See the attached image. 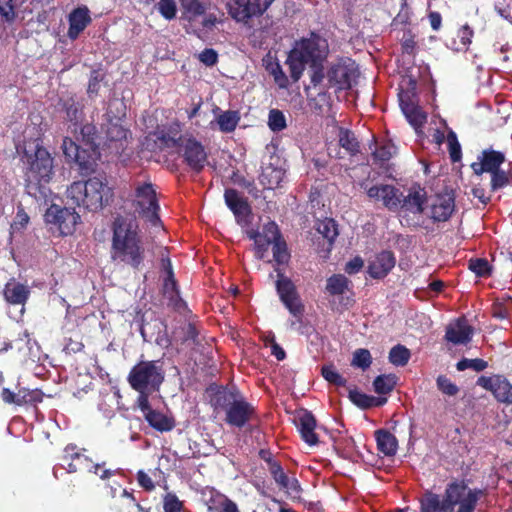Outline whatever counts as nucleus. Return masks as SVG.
Returning a JSON list of instances; mask_svg holds the SVG:
<instances>
[{
    "mask_svg": "<svg viewBox=\"0 0 512 512\" xmlns=\"http://www.w3.org/2000/svg\"><path fill=\"white\" fill-rule=\"evenodd\" d=\"M128 383L137 392L157 391L164 381V373L155 361H140L128 374Z\"/></svg>",
    "mask_w": 512,
    "mask_h": 512,
    "instance_id": "5",
    "label": "nucleus"
},
{
    "mask_svg": "<svg viewBox=\"0 0 512 512\" xmlns=\"http://www.w3.org/2000/svg\"><path fill=\"white\" fill-rule=\"evenodd\" d=\"M3 296L6 302L11 305H24L30 296V289L28 286L12 279L5 284Z\"/></svg>",
    "mask_w": 512,
    "mask_h": 512,
    "instance_id": "27",
    "label": "nucleus"
},
{
    "mask_svg": "<svg viewBox=\"0 0 512 512\" xmlns=\"http://www.w3.org/2000/svg\"><path fill=\"white\" fill-rule=\"evenodd\" d=\"M491 176L490 180V190L491 192H496L500 189L505 188L510 184L512 179V174L510 171H506L503 169H498L489 173Z\"/></svg>",
    "mask_w": 512,
    "mask_h": 512,
    "instance_id": "41",
    "label": "nucleus"
},
{
    "mask_svg": "<svg viewBox=\"0 0 512 512\" xmlns=\"http://www.w3.org/2000/svg\"><path fill=\"white\" fill-rule=\"evenodd\" d=\"M266 70L270 75L273 76L275 83L279 86V88H287L289 84L288 77L282 70L281 65L278 62H270L266 66Z\"/></svg>",
    "mask_w": 512,
    "mask_h": 512,
    "instance_id": "52",
    "label": "nucleus"
},
{
    "mask_svg": "<svg viewBox=\"0 0 512 512\" xmlns=\"http://www.w3.org/2000/svg\"><path fill=\"white\" fill-rule=\"evenodd\" d=\"M224 200L227 207L232 211L237 223L246 222L252 214L251 206L248 200L243 197L236 189L227 188L224 192Z\"/></svg>",
    "mask_w": 512,
    "mask_h": 512,
    "instance_id": "23",
    "label": "nucleus"
},
{
    "mask_svg": "<svg viewBox=\"0 0 512 512\" xmlns=\"http://www.w3.org/2000/svg\"><path fill=\"white\" fill-rule=\"evenodd\" d=\"M45 220L47 223L56 225L61 235H70L74 232L80 215L74 209L53 204L47 209Z\"/></svg>",
    "mask_w": 512,
    "mask_h": 512,
    "instance_id": "17",
    "label": "nucleus"
},
{
    "mask_svg": "<svg viewBox=\"0 0 512 512\" xmlns=\"http://www.w3.org/2000/svg\"><path fill=\"white\" fill-rule=\"evenodd\" d=\"M135 197L142 214L152 225L160 223L158 211L160 209L153 184L146 182L135 189Z\"/></svg>",
    "mask_w": 512,
    "mask_h": 512,
    "instance_id": "15",
    "label": "nucleus"
},
{
    "mask_svg": "<svg viewBox=\"0 0 512 512\" xmlns=\"http://www.w3.org/2000/svg\"><path fill=\"white\" fill-rule=\"evenodd\" d=\"M437 386L443 394L448 396H455L459 392L458 386L444 375L437 378Z\"/></svg>",
    "mask_w": 512,
    "mask_h": 512,
    "instance_id": "61",
    "label": "nucleus"
},
{
    "mask_svg": "<svg viewBox=\"0 0 512 512\" xmlns=\"http://www.w3.org/2000/svg\"><path fill=\"white\" fill-rule=\"evenodd\" d=\"M396 386V376L393 374H382L373 381L374 391L379 395L389 394Z\"/></svg>",
    "mask_w": 512,
    "mask_h": 512,
    "instance_id": "37",
    "label": "nucleus"
},
{
    "mask_svg": "<svg viewBox=\"0 0 512 512\" xmlns=\"http://www.w3.org/2000/svg\"><path fill=\"white\" fill-rule=\"evenodd\" d=\"M157 9L159 13L167 20L174 19L177 13L175 0H160Z\"/></svg>",
    "mask_w": 512,
    "mask_h": 512,
    "instance_id": "60",
    "label": "nucleus"
},
{
    "mask_svg": "<svg viewBox=\"0 0 512 512\" xmlns=\"http://www.w3.org/2000/svg\"><path fill=\"white\" fill-rule=\"evenodd\" d=\"M178 154L183 158V162L195 173L202 172L208 162L205 147L192 135H187L186 139H182Z\"/></svg>",
    "mask_w": 512,
    "mask_h": 512,
    "instance_id": "13",
    "label": "nucleus"
},
{
    "mask_svg": "<svg viewBox=\"0 0 512 512\" xmlns=\"http://www.w3.org/2000/svg\"><path fill=\"white\" fill-rule=\"evenodd\" d=\"M302 440L309 446L319 443L318 435L315 432L317 421L311 411L302 409L294 420Z\"/></svg>",
    "mask_w": 512,
    "mask_h": 512,
    "instance_id": "24",
    "label": "nucleus"
},
{
    "mask_svg": "<svg viewBox=\"0 0 512 512\" xmlns=\"http://www.w3.org/2000/svg\"><path fill=\"white\" fill-rule=\"evenodd\" d=\"M44 393L40 389H27L21 388L19 389V406L24 404L35 405L37 403L42 402Z\"/></svg>",
    "mask_w": 512,
    "mask_h": 512,
    "instance_id": "49",
    "label": "nucleus"
},
{
    "mask_svg": "<svg viewBox=\"0 0 512 512\" xmlns=\"http://www.w3.org/2000/svg\"><path fill=\"white\" fill-rule=\"evenodd\" d=\"M476 385L491 392L497 402L512 405V384L504 375H482L477 379Z\"/></svg>",
    "mask_w": 512,
    "mask_h": 512,
    "instance_id": "16",
    "label": "nucleus"
},
{
    "mask_svg": "<svg viewBox=\"0 0 512 512\" xmlns=\"http://www.w3.org/2000/svg\"><path fill=\"white\" fill-rule=\"evenodd\" d=\"M446 140L451 162H459L462 159V150L456 133L453 130H450L447 134Z\"/></svg>",
    "mask_w": 512,
    "mask_h": 512,
    "instance_id": "50",
    "label": "nucleus"
},
{
    "mask_svg": "<svg viewBox=\"0 0 512 512\" xmlns=\"http://www.w3.org/2000/svg\"><path fill=\"white\" fill-rule=\"evenodd\" d=\"M29 220H30V217L26 213L24 207L22 205H18L16 216L11 224V230L13 232L23 231L27 227Z\"/></svg>",
    "mask_w": 512,
    "mask_h": 512,
    "instance_id": "56",
    "label": "nucleus"
},
{
    "mask_svg": "<svg viewBox=\"0 0 512 512\" xmlns=\"http://www.w3.org/2000/svg\"><path fill=\"white\" fill-rule=\"evenodd\" d=\"M478 161L471 164L474 174L482 175L501 169V165L506 161L505 154L492 148L484 149L478 156Z\"/></svg>",
    "mask_w": 512,
    "mask_h": 512,
    "instance_id": "21",
    "label": "nucleus"
},
{
    "mask_svg": "<svg viewBox=\"0 0 512 512\" xmlns=\"http://www.w3.org/2000/svg\"><path fill=\"white\" fill-rule=\"evenodd\" d=\"M85 451V448H79L74 443L66 445L61 456V461L63 462L62 467L66 469L68 473L87 471L98 474V470L105 465V462L93 463L91 458L84 454Z\"/></svg>",
    "mask_w": 512,
    "mask_h": 512,
    "instance_id": "11",
    "label": "nucleus"
},
{
    "mask_svg": "<svg viewBox=\"0 0 512 512\" xmlns=\"http://www.w3.org/2000/svg\"><path fill=\"white\" fill-rule=\"evenodd\" d=\"M62 150L68 160L74 161L78 165L81 175L87 176L95 171L100 156L98 147L82 148L71 138L65 137L62 142Z\"/></svg>",
    "mask_w": 512,
    "mask_h": 512,
    "instance_id": "7",
    "label": "nucleus"
},
{
    "mask_svg": "<svg viewBox=\"0 0 512 512\" xmlns=\"http://www.w3.org/2000/svg\"><path fill=\"white\" fill-rule=\"evenodd\" d=\"M114 196L105 178L91 177L86 181L73 182L67 189V198L78 207L92 212L108 205Z\"/></svg>",
    "mask_w": 512,
    "mask_h": 512,
    "instance_id": "4",
    "label": "nucleus"
},
{
    "mask_svg": "<svg viewBox=\"0 0 512 512\" xmlns=\"http://www.w3.org/2000/svg\"><path fill=\"white\" fill-rule=\"evenodd\" d=\"M112 230L111 259L134 270H140L144 266L145 248L137 226L123 217H117Z\"/></svg>",
    "mask_w": 512,
    "mask_h": 512,
    "instance_id": "2",
    "label": "nucleus"
},
{
    "mask_svg": "<svg viewBox=\"0 0 512 512\" xmlns=\"http://www.w3.org/2000/svg\"><path fill=\"white\" fill-rule=\"evenodd\" d=\"M0 16L3 22L12 24L16 19L13 0H0Z\"/></svg>",
    "mask_w": 512,
    "mask_h": 512,
    "instance_id": "58",
    "label": "nucleus"
},
{
    "mask_svg": "<svg viewBox=\"0 0 512 512\" xmlns=\"http://www.w3.org/2000/svg\"><path fill=\"white\" fill-rule=\"evenodd\" d=\"M349 399L353 404L361 409H369L370 395H367L357 389L349 390Z\"/></svg>",
    "mask_w": 512,
    "mask_h": 512,
    "instance_id": "63",
    "label": "nucleus"
},
{
    "mask_svg": "<svg viewBox=\"0 0 512 512\" xmlns=\"http://www.w3.org/2000/svg\"><path fill=\"white\" fill-rule=\"evenodd\" d=\"M240 396L242 395L237 389L230 390L226 387H218L212 395L210 403L214 409H223L226 412Z\"/></svg>",
    "mask_w": 512,
    "mask_h": 512,
    "instance_id": "28",
    "label": "nucleus"
},
{
    "mask_svg": "<svg viewBox=\"0 0 512 512\" xmlns=\"http://www.w3.org/2000/svg\"><path fill=\"white\" fill-rule=\"evenodd\" d=\"M410 358V351L403 345H396L389 352V361L395 366H404Z\"/></svg>",
    "mask_w": 512,
    "mask_h": 512,
    "instance_id": "46",
    "label": "nucleus"
},
{
    "mask_svg": "<svg viewBox=\"0 0 512 512\" xmlns=\"http://www.w3.org/2000/svg\"><path fill=\"white\" fill-rule=\"evenodd\" d=\"M375 439L377 443V449L385 456H393L397 451V439L388 430L379 429L375 431Z\"/></svg>",
    "mask_w": 512,
    "mask_h": 512,
    "instance_id": "31",
    "label": "nucleus"
},
{
    "mask_svg": "<svg viewBox=\"0 0 512 512\" xmlns=\"http://www.w3.org/2000/svg\"><path fill=\"white\" fill-rule=\"evenodd\" d=\"M487 367H488V362L483 359H480V358H475V359L462 358L456 364V369L458 371L472 369L476 372H481V371L485 370Z\"/></svg>",
    "mask_w": 512,
    "mask_h": 512,
    "instance_id": "53",
    "label": "nucleus"
},
{
    "mask_svg": "<svg viewBox=\"0 0 512 512\" xmlns=\"http://www.w3.org/2000/svg\"><path fill=\"white\" fill-rule=\"evenodd\" d=\"M239 121V112L233 110L221 112L216 118L219 130L223 133L233 132L236 129Z\"/></svg>",
    "mask_w": 512,
    "mask_h": 512,
    "instance_id": "36",
    "label": "nucleus"
},
{
    "mask_svg": "<svg viewBox=\"0 0 512 512\" xmlns=\"http://www.w3.org/2000/svg\"><path fill=\"white\" fill-rule=\"evenodd\" d=\"M121 497L125 499V503L114 504L111 510L114 512H130L132 508H136L138 511H143L142 505L136 500L134 494L129 492L127 489L121 491Z\"/></svg>",
    "mask_w": 512,
    "mask_h": 512,
    "instance_id": "40",
    "label": "nucleus"
},
{
    "mask_svg": "<svg viewBox=\"0 0 512 512\" xmlns=\"http://www.w3.org/2000/svg\"><path fill=\"white\" fill-rule=\"evenodd\" d=\"M274 0H227L230 16L237 22H247L253 17L262 16Z\"/></svg>",
    "mask_w": 512,
    "mask_h": 512,
    "instance_id": "14",
    "label": "nucleus"
},
{
    "mask_svg": "<svg viewBox=\"0 0 512 512\" xmlns=\"http://www.w3.org/2000/svg\"><path fill=\"white\" fill-rule=\"evenodd\" d=\"M468 268L478 277H489L492 272V267L485 258H471Z\"/></svg>",
    "mask_w": 512,
    "mask_h": 512,
    "instance_id": "47",
    "label": "nucleus"
},
{
    "mask_svg": "<svg viewBox=\"0 0 512 512\" xmlns=\"http://www.w3.org/2000/svg\"><path fill=\"white\" fill-rule=\"evenodd\" d=\"M474 328L465 317H459L446 327L445 340L453 345H467L473 337Z\"/></svg>",
    "mask_w": 512,
    "mask_h": 512,
    "instance_id": "22",
    "label": "nucleus"
},
{
    "mask_svg": "<svg viewBox=\"0 0 512 512\" xmlns=\"http://www.w3.org/2000/svg\"><path fill=\"white\" fill-rule=\"evenodd\" d=\"M187 135H171L169 132H162L158 139L162 142V144L167 148H177L180 149V143H182V139H186Z\"/></svg>",
    "mask_w": 512,
    "mask_h": 512,
    "instance_id": "62",
    "label": "nucleus"
},
{
    "mask_svg": "<svg viewBox=\"0 0 512 512\" xmlns=\"http://www.w3.org/2000/svg\"><path fill=\"white\" fill-rule=\"evenodd\" d=\"M372 364V356L368 349L359 348L353 353L351 366L360 368L363 371L367 370Z\"/></svg>",
    "mask_w": 512,
    "mask_h": 512,
    "instance_id": "44",
    "label": "nucleus"
},
{
    "mask_svg": "<svg viewBox=\"0 0 512 512\" xmlns=\"http://www.w3.org/2000/svg\"><path fill=\"white\" fill-rule=\"evenodd\" d=\"M357 76V69L354 63L337 62L332 64L326 74V88H335L337 90H347L352 86V81Z\"/></svg>",
    "mask_w": 512,
    "mask_h": 512,
    "instance_id": "18",
    "label": "nucleus"
},
{
    "mask_svg": "<svg viewBox=\"0 0 512 512\" xmlns=\"http://www.w3.org/2000/svg\"><path fill=\"white\" fill-rule=\"evenodd\" d=\"M322 377L337 387H345L347 385V380L335 369V367L330 365H324L321 368Z\"/></svg>",
    "mask_w": 512,
    "mask_h": 512,
    "instance_id": "45",
    "label": "nucleus"
},
{
    "mask_svg": "<svg viewBox=\"0 0 512 512\" xmlns=\"http://www.w3.org/2000/svg\"><path fill=\"white\" fill-rule=\"evenodd\" d=\"M272 252L276 267H279L280 265H286L290 261L291 255L289 253L287 243L283 237L272 244Z\"/></svg>",
    "mask_w": 512,
    "mask_h": 512,
    "instance_id": "39",
    "label": "nucleus"
},
{
    "mask_svg": "<svg viewBox=\"0 0 512 512\" xmlns=\"http://www.w3.org/2000/svg\"><path fill=\"white\" fill-rule=\"evenodd\" d=\"M91 22L92 18L87 6H80L73 9L68 15V38L70 40H76Z\"/></svg>",
    "mask_w": 512,
    "mask_h": 512,
    "instance_id": "26",
    "label": "nucleus"
},
{
    "mask_svg": "<svg viewBox=\"0 0 512 512\" xmlns=\"http://www.w3.org/2000/svg\"><path fill=\"white\" fill-rule=\"evenodd\" d=\"M164 512H181L183 509V502L174 493H167L163 497Z\"/></svg>",
    "mask_w": 512,
    "mask_h": 512,
    "instance_id": "59",
    "label": "nucleus"
},
{
    "mask_svg": "<svg viewBox=\"0 0 512 512\" xmlns=\"http://www.w3.org/2000/svg\"><path fill=\"white\" fill-rule=\"evenodd\" d=\"M396 263L391 251H381L368 264V274L373 279H383L394 268Z\"/></svg>",
    "mask_w": 512,
    "mask_h": 512,
    "instance_id": "25",
    "label": "nucleus"
},
{
    "mask_svg": "<svg viewBox=\"0 0 512 512\" xmlns=\"http://www.w3.org/2000/svg\"><path fill=\"white\" fill-rule=\"evenodd\" d=\"M398 101L403 115L416 130V79L412 75L411 67H406L405 74L401 77Z\"/></svg>",
    "mask_w": 512,
    "mask_h": 512,
    "instance_id": "9",
    "label": "nucleus"
},
{
    "mask_svg": "<svg viewBox=\"0 0 512 512\" xmlns=\"http://www.w3.org/2000/svg\"><path fill=\"white\" fill-rule=\"evenodd\" d=\"M327 50L326 40L311 32L310 37L301 39L291 51L309 65H315L325 60Z\"/></svg>",
    "mask_w": 512,
    "mask_h": 512,
    "instance_id": "12",
    "label": "nucleus"
},
{
    "mask_svg": "<svg viewBox=\"0 0 512 512\" xmlns=\"http://www.w3.org/2000/svg\"><path fill=\"white\" fill-rule=\"evenodd\" d=\"M104 80V75L99 70H92L90 73L87 94L90 99L98 96L101 82Z\"/></svg>",
    "mask_w": 512,
    "mask_h": 512,
    "instance_id": "54",
    "label": "nucleus"
},
{
    "mask_svg": "<svg viewBox=\"0 0 512 512\" xmlns=\"http://www.w3.org/2000/svg\"><path fill=\"white\" fill-rule=\"evenodd\" d=\"M128 130L117 122L110 121L106 128V138L111 142L122 141L127 138Z\"/></svg>",
    "mask_w": 512,
    "mask_h": 512,
    "instance_id": "51",
    "label": "nucleus"
},
{
    "mask_svg": "<svg viewBox=\"0 0 512 512\" xmlns=\"http://www.w3.org/2000/svg\"><path fill=\"white\" fill-rule=\"evenodd\" d=\"M255 414V408L243 396L226 411L225 422L233 427H244Z\"/></svg>",
    "mask_w": 512,
    "mask_h": 512,
    "instance_id": "20",
    "label": "nucleus"
},
{
    "mask_svg": "<svg viewBox=\"0 0 512 512\" xmlns=\"http://www.w3.org/2000/svg\"><path fill=\"white\" fill-rule=\"evenodd\" d=\"M63 109L65 111L67 120L77 126L83 114V106L73 97H70L64 100Z\"/></svg>",
    "mask_w": 512,
    "mask_h": 512,
    "instance_id": "38",
    "label": "nucleus"
},
{
    "mask_svg": "<svg viewBox=\"0 0 512 512\" xmlns=\"http://www.w3.org/2000/svg\"><path fill=\"white\" fill-rule=\"evenodd\" d=\"M375 145L376 148L372 152L373 163L380 168H384L396 153V146L391 140L375 141Z\"/></svg>",
    "mask_w": 512,
    "mask_h": 512,
    "instance_id": "29",
    "label": "nucleus"
},
{
    "mask_svg": "<svg viewBox=\"0 0 512 512\" xmlns=\"http://www.w3.org/2000/svg\"><path fill=\"white\" fill-rule=\"evenodd\" d=\"M444 287V282L441 280H433L427 283L426 286L418 288V300H427L437 296Z\"/></svg>",
    "mask_w": 512,
    "mask_h": 512,
    "instance_id": "48",
    "label": "nucleus"
},
{
    "mask_svg": "<svg viewBox=\"0 0 512 512\" xmlns=\"http://www.w3.org/2000/svg\"><path fill=\"white\" fill-rule=\"evenodd\" d=\"M370 198L381 199L383 205L391 211L402 209L405 212H413L416 207V191H410L404 196L399 189L392 185H374L367 191Z\"/></svg>",
    "mask_w": 512,
    "mask_h": 512,
    "instance_id": "6",
    "label": "nucleus"
},
{
    "mask_svg": "<svg viewBox=\"0 0 512 512\" xmlns=\"http://www.w3.org/2000/svg\"><path fill=\"white\" fill-rule=\"evenodd\" d=\"M76 139L88 147H99L97 140L99 133L97 127L92 123L81 124L79 132L75 128Z\"/></svg>",
    "mask_w": 512,
    "mask_h": 512,
    "instance_id": "34",
    "label": "nucleus"
},
{
    "mask_svg": "<svg viewBox=\"0 0 512 512\" xmlns=\"http://www.w3.org/2000/svg\"><path fill=\"white\" fill-rule=\"evenodd\" d=\"M286 63L289 66L290 76L294 82H297L305 69V65L307 64L300 57L294 55L292 51H290Z\"/></svg>",
    "mask_w": 512,
    "mask_h": 512,
    "instance_id": "43",
    "label": "nucleus"
},
{
    "mask_svg": "<svg viewBox=\"0 0 512 512\" xmlns=\"http://www.w3.org/2000/svg\"><path fill=\"white\" fill-rule=\"evenodd\" d=\"M352 282L343 274H333L326 280L325 292L330 296H339L338 305L347 310L355 304Z\"/></svg>",
    "mask_w": 512,
    "mask_h": 512,
    "instance_id": "19",
    "label": "nucleus"
},
{
    "mask_svg": "<svg viewBox=\"0 0 512 512\" xmlns=\"http://www.w3.org/2000/svg\"><path fill=\"white\" fill-rule=\"evenodd\" d=\"M420 187L418 186V190ZM424 200L418 191V213L427 210V215L434 222H445L448 221L455 211V195L453 191H445L441 194H436L431 197L429 204L424 206Z\"/></svg>",
    "mask_w": 512,
    "mask_h": 512,
    "instance_id": "8",
    "label": "nucleus"
},
{
    "mask_svg": "<svg viewBox=\"0 0 512 512\" xmlns=\"http://www.w3.org/2000/svg\"><path fill=\"white\" fill-rule=\"evenodd\" d=\"M285 171L282 168L268 165L262 169L259 182L265 189H275L282 182Z\"/></svg>",
    "mask_w": 512,
    "mask_h": 512,
    "instance_id": "30",
    "label": "nucleus"
},
{
    "mask_svg": "<svg viewBox=\"0 0 512 512\" xmlns=\"http://www.w3.org/2000/svg\"><path fill=\"white\" fill-rule=\"evenodd\" d=\"M274 270L277 273L275 287L281 302L294 317L301 318L305 307L295 284L284 274L281 268L275 267Z\"/></svg>",
    "mask_w": 512,
    "mask_h": 512,
    "instance_id": "10",
    "label": "nucleus"
},
{
    "mask_svg": "<svg viewBox=\"0 0 512 512\" xmlns=\"http://www.w3.org/2000/svg\"><path fill=\"white\" fill-rule=\"evenodd\" d=\"M317 230L320 234L323 235L325 239H327L330 245L334 242L339 234L337 223L332 218H326L321 221L318 224Z\"/></svg>",
    "mask_w": 512,
    "mask_h": 512,
    "instance_id": "42",
    "label": "nucleus"
},
{
    "mask_svg": "<svg viewBox=\"0 0 512 512\" xmlns=\"http://www.w3.org/2000/svg\"><path fill=\"white\" fill-rule=\"evenodd\" d=\"M144 418L152 428L159 432H168L175 427L173 418L157 410L148 411Z\"/></svg>",
    "mask_w": 512,
    "mask_h": 512,
    "instance_id": "32",
    "label": "nucleus"
},
{
    "mask_svg": "<svg viewBox=\"0 0 512 512\" xmlns=\"http://www.w3.org/2000/svg\"><path fill=\"white\" fill-rule=\"evenodd\" d=\"M479 494L464 482L453 481L447 485L442 501L437 494H426L420 502L421 512H474Z\"/></svg>",
    "mask_w": 512,
    "mask_h": 512,
    "instance_id": "3",
    "label": "nucleus"
},
{
    "mask_svg": "<svg viewBox=\"0 0 512 512\" xmlns=\"http://www.w3.org/2000/svg\"><path fill=\"white\" fill-rule=\"evenodd\" d=\"M23 161L27 165L25 171V189L36 201L46 202L52 192L48 184L54 174L53 158L39 139L25 143Z\"/></svg>",
    "mask_w": 512,
    "mask_h": 512,
    "instance_id": "1",
    "label": "nucleus"
},
{
    "mask_svg": "<svg viewBox=\"0 0 512 512\" xmlns=\"http://www.w3.org/2000/svg\"><path fill=\"white\" fill-rule=\"evenodd\" d=\"M268 470H269L272 478L274 479V481L277 483V485L280 488L292 489V490H297V491L299 490L298 481L296 479H293L292 481H290V479L288 478V476L284 472L281 464L278 461L275 463H272V465H270L268 467Z\"/></svg>",
    "mask_w": 512,
    "mask_h": 512,
    "instance_id": "33",
    "label": "nucleus"
},
{
    "mask_svg": "<svg viewBox=\"0 0 512 512\" xmlns=\"http://www.w3.org/2000/svg\"><path fill=\"white\" fill-rule=\"evenodd\" d=\"M198 59L206 66H214L218 62V53L213 48H205L198 55Z\"/></svg>",
    "mask_w": 512,
    "mask_h": 512,
    "instance_id": "64",
    "label": "nucleus"
},
{
    "mask_svg": "<svg viewBox=\"0 0 512 512\" xmlns=\"http://www.w3.org/2000/svg\"><path fill=\"white\" fill-rule=\"evenodd\" d=\"M260 233L262 238L269 240L272 244L283 237L278 225L273 221L266 223Z\"/></svg>",
    "mask_w": 512,
    "mask_h": 512,
    "instance_id": "57",
    "label": "nucleus"
},
{
    "mask_svg": "<svg viewBox=\"0 0 512 512\" xmlns=\"http://www.w3.org/2000/svg\"><path fill=\"white\" fill-rule=\"evenodd\" d=\"M268 125L273 132H280L286 128V118L282 111L272 109L268 116Z\"/></svg>",
    "mask_w": 512,
    "mask_h": 512,
    "instance_id": "55",
    "label": "nucleus"
},
{
    "mask_svg": "<svg viewBox=\"0 0 512 512\" xmlns=\"http://www.w3.org/2000/svg\"><path fill=\"white\" fill-rule=\"evenodd\" d=\"M338 141L339 145L345 149L349 155L355 156L360 152V143L353 131L346 128H340Z\"/></svg>",
    "mask_w": 512,
    "mask_h": 512,
    "instance_id": "35",
    "label": "nucleus"
}]
</instances>
